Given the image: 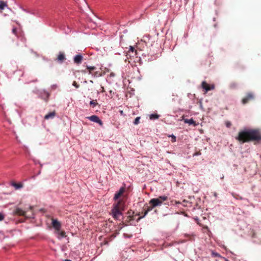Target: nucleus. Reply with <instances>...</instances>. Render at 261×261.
I'll return each instance as SVG.
<instances>
[{
	"instance_id": "nucleus-1",
	"label": "nucleus",
	"mask_w": 261,
	"mask_h": 261,
	"mask_svg": "<svg viewBox=\"0 0 261 261\" xmlns=\"http://www.w3.org/2000/svg\"><path fill=\"white\" fill-rule=\"evenodd\" d=\"M236 139L244 143L250 141H261V132L259 129H249L240 131Z\"/></svg>"
},
{
	"instance_id": "nucleus-2",
	"label": "nucleus",
	"mask_w": 261,
	"mask_h": 261,
	"mask_svg": "<svg viewBox=\"0 0 261 261\" xmlns=\"http://www.w3.org/2000/svg\"><path fill=\"white\" fill-rule=\"evenodd\" d=\"M167 199V196H159L157 198L151 199L149 201V203L151 204V205H152V207H155L159 205H161L163 201H166Z\"/></svg>"
},
{
	"instance_id": "nucleus-3",
	"label": "nucleus",
	"mask_w": 261,
	"mask_h": 261,
	"mask_svg": "<svg viewBox=\"0 0 261 261\" xmlns=\"http://www.w3.org/2000/svg\"><path fill=\"white\" fill-rule=\"evenodd\" d=\"M255 99V95L252 92L247 93L246 95L242 98V103L246 105L250 102L253 101Z\"/></svg>"
},
{
	"instance_id": "nucleus-4",
	"label": "nucleus",
	"mask_w": 261,
	"mask_h": 261,
	"mask_svg": "<svg viewBox=\"0 0 261 261\" xmlns=\"http://www.w3.org/2000/svg\"><path fill=\"white\" fill-rule=\"evenodd\" d=\"M201 87L205 91V92H207L208 91L214 90L215 89L214 85H209L205 81H203L201 83Z\"/></svg>"
},
{
	"instance_id": "nucleus-5",
	"label": "nucleus",
	"mask_w": 261,
	"mask_h": 261,
	"mask_svg": "<svg viewBox=\"0 0 261 261\" xmlns=\"http://www.w3.org/2000/svg\"><path fill=\"white\" fill-rule=\"evenodd\" d=\"M52 225L53 227L58 231H59L61 229V224L56 219H52Z\"/></svg>"
},
{
	"instance_id": "nucleus-6",
	"label": "nucleus",
	"mask_w": 261,
	"mask_h": 261,
	"mask_svg": "<svg viewBox=\"0 0 261 261\" xmlns=\"http://www.w3.org/2000/svg\"><path fill=\"white\" fill-rule=\"evenodd\" d=\"M90 106L91 108L93 109L96 112L98 111V109L100 108V105L97 103L96 100H92L90 102Z\"/></svg>"
},
{
	"instance_id": "nucleus-7",
	"label": "nucleus",
	"mask_w": 261,
	"mask_h": 261,
	"mask_svg": "<svg viewBox=\"0 0 261 261\" xmlns=\"http://www.w3.org/2000/svg\"><path fill=\"white\" fill-rule=\"evenodd\" d=\"M113 208L118 209V210L121 211H123L124 208V202L122 200L118 201Z\"/></svg>"
},
{
	"instance_id": "nucleus-8",
	"label": "nucleus",
	"mask_w": 261,
	"mask_h": 261,
	"mask_svg": "<svg viewBox=\"0 0 261 261\" xmlns=\"http://www.w3.org/2000/svg\"><path fill=\"white\" fill-rule=\"evenodd\" d=\"M113 216L115 219H119L120 217L122 215V211L118 210V209L112 210Z\"/></svg>"
},
{
	"instance_id": "nucleus-9",
	"label": "nucleus",
	"mask_w": 261,
	"mask_h": 261,
	"mask_svg": "<svg viewBox=\"0 0 261 261\" xmlns=\"http://www.w3.org/2000/svg\"><path fill=\"white\" fill-rule=\"evenodd\" d=\"M65 59L66 58L64 53L63 52H60L58 55L56 60L60 63H62Z\"/></svg>"
},
{
	"instance_id": "nucleus-10",
	"label": "nucleus",
	"mask_w": 261,
	"mask_h": 261,
	"mask_svg": "<svg viewBox=\"0 0 261 261\" xmlns=\"http://www.w3.org/2000/svg\"><path fill=\"white\" fill-rule=\"evenodd\" d=\"M87 118H88L91 121H92L93 122H95L99 123L100 125H102V121L96 115H92L90 117H87Z\"/></svg>"
},
{
	"instance_id": "nucleus-11",
	"label": "nucleus",
	"mask_w": 261,
	"mask_h": 261,
	"mask_svg": "<svg viewBox=\"0 0 261 261\" xmlns=\"http://www.w3.org/2000/svg\"><path fill=\"white\" fill-rule=\"evenodd\" d=\"M125 190V187H121L118 193H116L114 196V199L115 200L118 199L119 197H120L123 194Z\"/></svg>"
},
{
	"instance_id": "nucleus-12",
	"label": "nucleus",
	"mask_w": 261,
	"mask_h": 261,
	"mask_svg": "<svg viewBox=\"0 0 261 261\" xmlns=\"http://www.w3.org/2000/svg\"><path fill=\"white\" fill-rule=\"evenodd\" d=\"M83 57L81 55H77L74 58V62L76 64H80L82 63Z\"/></svg>"
},
{
	"instance_id": "nucleus-13",
	"label": "nucleus",
	"mask_w": 261,
	"mask_h": 261,
	"mask_svg": "<svg viewBox=\"0 0 261 261\" xmlns=\"http://www.w3.org/2000/svg\"><path fill=\"white\" fill-rule=\"evenodd\" d=\"M15 213L17 215H18L20 216H25L26 212L24 211L23 210H22L20 208H18L16 210Z\"/></svg>"
},
{
	"instance_id": "nucleus-14",
	"label": "nucleus",
	"mask_w": 261,
	"mask_h": 261,
	"mask_svg": "<svg viewBox=\"0 0 261 261\" xmlns=\"http://www.w3.org/2000/svg\"><path fill=\"white\" fill-rule=\"evenodd\" d=\"M184 121L185 123H189V125L193 124L194 126L197 125L198 123H196V122L193 120L192 118H191L190 119H184Z\"/></svg>"
},
{
	"instance_id": "nucleus-15",
	"label": "nucleus",
	"mask_w": 261,
	"mask_h": 261,
	"mask_svg": "<svg viewBox=\"0 0 261 261\" xmlns=\"http://www.w3.org/2000/svg\"><path fill=\"white\" fill-rule=\"evenodd\" d=\"M11 185L12 186H13L16 190L22 188V187H23V185L22 184H21V183L17 184V183H16L15 182H12L11 183Z\"/></svg>"
},
{
	"instance_id": "nucleus-16",
	"label": "nucleus",
	"mask_w": 261,
	"mask_h": 261,
	"mask_svg": "<svg viewBox=\"0 0 261 261\" xmlns=\"http://www.w3.org/2000/svg\"><path fill=\"white\" fill-rule=\"evenodd\" d=\"M153 207H152V205H151V206L148 207L147 209L146 210H145L144 211V212L143 213V215L141 217H140L138 219H140L144 217L147 214L148 212L151 211Z\"/></svg>"
},
{
	"instance_id": "nucleus-17",
	"label": "nucleus",
	"mask_w": 261,
	"mask_h": 261,
	"mask_svg": "<svg viewBox=\"0 0 261 261\" xmlns=\"http://www.w3.org/2000/svg\"><path fill=\"white\" fill-rule=\"evenodd\" d=\"M87 69L88 73L92 75L93 71L96 69V67L95 66H87Z\"/></svg>"
},
{
	"instance_id": "nucleus-18",
	"label": "nucleus",
	"mask_w": 261,
	"mask_h": 261,
	"mask_svg": "<svg viewBox=\"0 0 261 261\" xmlns=\"http://www.w3.org/2000/svg\"><path fill=\"white\" fill-rule=\"evenodd\" d=\"M132 53L134 54L133 56H136L137 55V50H135V48L132 46H130L129 49L128 51V54Z\"/></svg>"
},
{
	"instance_id": "nucleus-19",
	"label": "nucleus",
	"mask_w": 261,
	"mask_h": 261,
	"mask_svg": "<svg viewBox=\"0 0 261 261\" xmlns=\"http://www.w3.org/2000/svg\"><path fill=\"white\" fill-rule=\"evenodd\" d=\"M7 6L8 5L6 2L0 0V10H3L5 7Z\"/></svg>"
},
{
	"instance_id": "nucleus-20",
	"label": "nucleus",
	"mask_w": 261,
	"mask_h": 261,
	"mask_svg": "<svg viewBox=\"0 0 261 261\" xmlns=\"http://www.w3.org/2000/svg\"><path fill=\"white\" fill-rule=\"evenodd\" d=\"M238 87V84L236 82H231L229 85V87L231 89H234L237 88Z\"/></svg>"
},
{
	"instance_id": "nucleus-21",
	"label": "nucleus",
	"mask_w": 261,
	"mask_h": 261,
	"mask_svg": "<svg viewBox=\"0 0 261 261\" xmlns=\"http://www.w3.org/2000/svg\"><path fill=\"white\" fill-rule=\"evenodd\" d=\"M231 194L236 199H239V200H242L243 199V198L241 196H240L239 195H238V194H237L236 193H234L232 192V193H231Z\"/></svg>"
},
{
	"instance_id": "nucleus-22",
	"label": "nucleus",
	"mask_w": 261,
	"mask_h": 261,
	"mask_svg": "<svg viewBox=\"0 0 261 261\" xmlns=\"http://www.w3.org/2000/svg\"><path fill=\"white\" fill-rule=\"evenodd\" d=\"M92 75L94 77H98L101 76V74L98 71H96L93 72Z\"/></svg>"
},
{
	"instance_id": "nucleus-23",
	"label": "nucleus",
	"mask_w": 261,
	"mask_h": 261,
	"mask_svg": "<svg viewBox=\"0 0 261 261\" xmlns=\"http://www.w3.org/2000/svg\"><path fill=\"white\" fill-rule=\"evenodd\" d=\"M160 115H149V119L150 120H154L159 118Z\"/></svg>"
},
{
	"instance_id": "nucleus-24",
	"label": "nucleus",
	"mask_w": 261,
	"mask_h": 261,
	"mask_svg": "<svg viewBox=\"0 0 261 261\" xmlns=\"http://www.w3.org/2000/svg\"><path fill=\"white\" fill-rule=\"evenodd\" d=\"M59 234L62 237V238H65L66 237V233L64 231H58Z\"/></svg>"
},
{
	"instance_id": "nucleus-25",
	"label": "nucleus",
	"mask_w": 261,
	"mask_h": 261,
	"mask_svg": "<svg viewBox=\"0 0 261 261\" xmlns=\"http://www.w3.org/2000/svg\"><path fill=\"white\" fill-rule=\"evenodd\" d=\"M140 119V117H137L135 119V121H134V124L135 125H137L138 124H139Z\"/></svg>"
},
{
	"instance_id": "nucleus-26",
	"label": "nucleus",
	"mask_w": 261,
	"mask_h": 261,
	"mask_svg": "<svg viewBox=\"0 0 261 261\" xmlns=\"http://www.w3.org/2000/svg\"><path fill=\"white\" fill-rule=\"evenodd\" d=\"M169 137H171V142H172L173 143V142H175L176 141V137L174 135H172L170 136Z\"/></svg>"
},
{
	"instance_id": "nucleus-27",
	"label": "nucleus",
	"mask_w": 261,
	"mask_h": 261,
	"mask_svg": "<svg viewBox=\"0 0 261 261\" xmlns=\"http://www.w3.org/2000/svg\"><path fill=\"white\" fill-rule=\"evenodd\" d=\"M212 254L215 257H221V256L219 253H218L217 252H215L213 251Z\"/></svg>"
},
{
	"instance_id": "nucleus-28",
	"label": "nucleus",
	"mask_w": 261,
	"mask_h": 261,
	"mask_svg": "<svg viewBox=\"0 0 261 261\" xmlns=\"http://www.w3.org/2000/svg\"><path fill=\"white\" fill-rule=\"evenodd\" d=\"M72 85L74 86L76 88H78L80 87V85L75 81H74L73 82Z\"/></svg>"
},
{
	"instance_id": "nucleus-29",
	"label": "nucleus",
	"mask_w": 261,
	"mask_h": 261,
	"mask_svg": "<svg viewBox=\"0 0 261 261\" xmlns=\"http://www.w3.org/2000/svg\"><path fill=\"white\" fill-rule=\"evenodd\" d=\"M55 115H45L44 119H48L49 118H53Z\"/></svg>"
},
{
	"instance_id": "nucleus-30",
	"label": "nucleus",
	"mask_w": 261,
	"mask_h": 261,
	"mask_svg": "<svg viewBox=\"0 0 261 261\" xmlns=\"http://www.w3.org/2000/svg\"><path fill=\"white\" fill-rule=\"evenodd\" d=\"M12 33L15 35H17V29L15 28H13L12 29Z\"/></svg>"
},
{
	"instance_id": "nucleus-31",
	"label": "nucleus",
	"mask_w": 261,
	"mask_h": 261,
	"mask_svg": "<svg viewBox=\"0 0 261 261\" xmlns=\"http://www.w3.org/2000/svg\"><path fill=\"white\" fill-rule=\"evenodd\" d=\"M4 219V215L0 213V221H2Z\"/></svg>"
},
{
	"instance_id": "nucleus-32",
	"label": "nucleus",
	"mask_w": 261,
	"mask_h": 261,
	"mask_svg": "<svg viewBox=\"0 0 261 261\" xmlns=\"http://www.w3.org/2000/svg\"><path fill=\"white\" fill-rule=\"evenodd\" d=\"M109 93L110 94V96L111 97V98L113 97V94H114L115 93V92L113 90H110L109 91Z\"/></svg>"
},
{
	"instance_id": "nucleus-33",
	"label": "nucleus",
	"mask_w": 261,
	"mask_h": 261,
	"mask_svg": "<svg viewBox=\"0 0 261 261\" xmlns=\"http://www.w3.org/2000/svg\"><path fill=\"white\" fill-rule=\"evenodd\" d=\"M231 124L230 122H226V125L227 127H229L231 126Z\"/></svg>"
},
{
	"instance_id": "nucleus-34",
	"label": "nucleus",
	"mask_w": 261,
	"mask_h": 261,
	"mask_svg": "<svg viewBox=\"0 0 261 261\" xmlns=\"http://www.w3.org/2000/svg\"><path fill=\"white\" fill-rule=\"evenodd\" d=\"M45 95L46 97V101H47V100L48 98L49 97V94L48 93H45Z\"/></svg>"
},
{
	"instance_id": "nucleus-35",
	"label": "nucleus",
	"mask_w": 261,
	"mask_h": 261,
	"mask_svg": "<svg viewBox=\"0 0 261 261\" xmlns=\"http://www.w3.org/2000/svg\"><path fill=\"white\" fill-rule=\"evenodd\" d=\"M82 72L83 73H86L88 72V70H87V68L85 70H82Z\"/></svg>"
},
{
	"instance_id": "nucleus-36",
	"label": "nucleus",
	"mask_w": 261,
	"mask_h": 261,
	"mask_svg": "<svg viewBox=\"0 0 261 261\" xmlns=\"http://www.w3.org/2000/svg\"><path fill=\"white\" fill-rule=\"evenodd\" d=\"M68 28V31L66 32V33H69L70 32V29L69 27H67Z\"/></svg>"
},
{
	"instance_id": "nucleus-37",
	"label": "nucleus",
	"mask_w": 261,
	"mask_h": 261,
	"mask_svg": "<svg viewBox=\"0 0 261 261\" xmlns=\"http://www.w3.org/2000/svg\"><path fill=\"white\" fill-rule=\"evenodd\" d=\"M114 75H115V74H114V73L112 72V73H110V76H114Z\"/></svg>"
},
{
	"instance_id": "nucleus-38",
	"label": "nucleus",
	"mask_w": 261,
	"mask_h": 261,
	"mask_svg": "<svg viewBox=\"0 0 261 261\" xmlns=\"http://www.w3.org/2000/svg\"><path fill=\"white\" fill-rule=\"evenodd\" d=\"M47 114H50V115H52V114H55V112H53L49 113H48Z\"/></svg>"
},
{
	"instance_id": "nucleus-39",
	"label": "nucleus",
	"mask_w": 261,
	"mask_h": 261,
	"mask_svg": "<svg viewBox=\"0 0 261 261\" xmlns=\"http://www.w3.org/2000/svg\"><path fill=\"white\" fill-rule=\"evenodd\" d=\"M101 89H102V90H101V92H105V89L103 87H101Z\"/></svg>"
},
{
	"instance_id": "nucleus-40",
	"label": "nucleus",
	"mask_w": 261,
	"mask_h": 261,
	"mask_svg": "<svg viewBox=\"0 0 261 261\" xmlns=\"http://www.w3.org/2000/svg\"><path fill=\"white\" fill-rule=\"evenodd\" d=\"M200 154V153H195V155H198V154Z\"/></svg>"
},
{
	"instance_id": "nucleus-41",
	"label": "nucleus",
	"mask_w": 261,
	"mask_h": 261,
	"mask_svg": "<svg viewBox=\"0 0 261 261\" xmlns=\"http://www.w3.org/2000/svg\"><path fill=\"white\" fill-rule=\"evenodd\" d=\"M65 261H71V260H69V259H66Z\"/></svg>"
}]
</instances>
